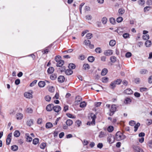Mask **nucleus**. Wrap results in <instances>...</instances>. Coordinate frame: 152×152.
I'll list each match as a JSON object with an SVG mask.
<instances>
[{"mask_svg": "<svg viewBox=\"0 0 152 152\" xmlns=\"http://www.w3.org/2000/svg\"><path fill=\"white\" fill-rule=\"evenodd\" d=\"M129 124L130 125L132 126H134V125H135L134 126V132H136L137 131L138 127L140 126V124L139 123H137V124H136V122L134 121H130L129 122Z\"/></svg>", "mask_w": 152, "mask_h": 152, "instance_id": "f257e3e1", "label": "nucleus"}, {"mask_svg": "<svg viewBox=\"0 0 152 152\" xmlns=\"http://www.w3.org/2000/svg\"><path fill=\"white\" fill-rule=\"evenodd\" d=\"M115 138L117 141H119L124 139V137L121 132H118L116 133Z\"/></svg>", "mask_w": 152, "mask_h": 152, "instance_id": "f03ea898", "label": "nucleus"}, {"mask_svg": "<svg viewBox=\"0 0 152 152\" xmlns=\"http://www.w3.org/2000/svg\"><path fill=\"white\" fill-rule=\"evenodd\" d=\"M91 118L92 120V121L91 122H88L87 124L89 125H94L95 124V120L96 118V116L95 115L92 114L91 115Z\"/></svg>", "mask_w": 152, "mask_h": 152, "instance_id": "7ed1b4c3", "label": "nucleus"}, {"mask_svg": "<svg viewBox=\"0 0 152 152\" xmlns=\"http://www.w3.org/2000/svg\"><path fill=\"white\" fill-rule=\"evenodd\" d=\"M115 138L114 136L111 134L109 135L107 138V141L110 144H112L115 141Z\"/></svg>", "mask_w": 152, "mask_h": 152, "instance_id": "20e7f679", "label": "nucleus"}, {"mask_svg": "<svg viewBox=\"0 0 152 152\" xmlns=\"http://www.w3.org/2000/svg\"><path fill=\"white\" fill-rule=\"evenodd\" d=\"M116 108L115 107V105H112L111 106V107L110 109V115H112L114 113V112L116 111Z\"/></svg>", "mask_w": 152, "mask_h": 152, "instance_id": "39448f33", "label": "nucleus"}, {"mask_svg": "<svg viewBox=\"0 0 152 152\" xmlns=\"http://www.w3.org/2000/svg\"><path fill=\"white\" fill-rule=\"evenodd\" d=\"M12 133H10L7 136V137L6 139V144L7 145L10 144V142L11 140V137H12Z\"/></svg>", "mask_w": 152, "mask_h": 152, "instance_id": "423d86ee", "label": "nucleus"}, {"mask_svg": "<svg viewBox=\"0 0 152 152\" xmlns=\"http://www.w3.org/2000/svg\"><path fill=\"white\" fill-rule=\"evenodd\" d=\"M113 54V51L111 50H108L105 51L104 54L107 56H110Z\"/></svg>", "mask_w": 152, "mask_h": 152, "instance_id": "0eeeda50", "label": "nucleus"}, {"mask_svg": "<svg viewBox=\"0 0 152 152\" xmlns=\"http://www.w3.org/2000/svg\"><path fill=\"white\" fill-rule=\"evenodd\" d=\"M53 104H50L46 106V109L48 111H50L53 109Z\"/></svg>", "mask_w": 152, "mask_h": 152, "instance_id": "6e6552de", "label": "nucleus"}, {"mask_svg": "<svg viewBox=\"0 0 152 152\" xmlns=\"http://www.w3.org/2000/svg\"><path fill=\"white\" fill-rule=\"evenodd\" d=\"M32 93V92H31V93L28 92H26L24 94V96L28 99L31 98L33 97Z\"/></svg>", "mask_w": 152, "mask_h": 152, "instance_id": "1a4fd4ad", "label": "nucleus"}, {"mask_svg": "<svg viewBox=\"0 0 152 152\" xmlns=\"http://www.w3.org/2000/svg\"><path fill=\"white\" fill-rule=\"evenodd\" d=\"M53 110L55 112L58 113L61 110V107L59 105H56L55 106H54Z\"/></svg>", "mask_w": 152, "mask_h": 152, "instance_id": "9d476101", "label": "nucleus"}, {"mask_svg": "<svg viewBox=\"0 0 152 152\" xmlns=\"http://www.w3.org/2000/svg\"><path fill=\"white\" fill-rule=\"evenodd\" d=\"M133 148L137 152H144L142 149L137 146H133Z\"/></svg>", "mask_w": 152, "mask_h": 152, "instance_id": "9b49d317", "label": "nucleus"}, {"mask_svg": "<svg viewBox=\"0 0 152 152\" xmlns=\"http://www.w3.org/2000/svg\"><path fill=\"white\" fill-rule=\"evenodd\" d=\"M124 93L126 94L129 95L132 94L133 91L130 88H127L124 91Z\"/></svg>", "mask_w": 152, "mask_h": 152, "instance_id": "f8f14e48", "label": "nucleus"}, {"mask_svg": "<svg viewBox=\"0 0 152 152\" xmlns=\"http://www.w3.org/2000/svg\"><path fill=\"white\" fill-rule=\"evenodd\" d=\"M64 60H61L57 62L56 65L58 67H61L64 64Z\"/></svg>", "mask_w": 152, "mask_h": 152, "instance_id": "ddd939ff", "label": "nucleus"}, {"mask_svg": "<svg viewBox=\"0 0 152 152\" xmlns=\"http://www.w3.org/2000/svg\"><path fill=\"white\" fill-rule=\"evenodd\" d=\"M65 77L64 76L60 75L58 77V80L59 82L60 83H63L65 80Z\"/></svg>", "mask_w": 152, "mask_h": 152, "instance_id": "4468645a", "label": "nucleus"}, {"mask_svg": "<svg viewBox=\"0 0 152 152\" xmlns=\"http://www.w3.org/2000/svg\"><path fill=\"white\" fill-rule=\"evenodd\" d=\"M26 139V141L28 142H31L32 141V138L30 137L28 134H26L25 135Z\"/></svg>", "mask_w": 152, "mask_h": 152, "instance_id": "2eb2a0df", "label": "nucleus"}, {"mask_svg": "<svg viewBox=\"0 0 152 152\" xmlns=\"http://www.w3.org/2000/svg\"><path fill=\"white\" fill-rule=\"evenodd\" d=\"M66 124L67 126H70L72 124L73 121L72 120L69 119L66 121Z\"/></svg>", "mask_w": 152, "mask_h": 152, "instance_id": "dca6fc26", "label": "nucleus"}, {"mask_svg": "<svg viewBox=\"0 0 152 152\" xmlns=\"http://www.w3.org/2000/svg\"><path fill=\"white\" fill-rule=\"evenodd\" d=\"M38 86L40 87H43L45 85V82L44 81H40L38 83Z\"/></svg>", "mask_w": 152, "mask_h": 152, "instance_id": "f3484780", "label": "nucleus"}, {"mask_svg": "<svg viewBox=\"0 0 152 152\" xmlns=\"http://www.w3.org/2000/svg\"><path fill=\"white\" fill-rule=\"evenodd\" d=\"M54 71V68L52 67H50L48 69L47 72L49 74H51Z\"/></svg>", "mask_w": 152, "mask_h": 152, "instance_id": "a211bd4d", "label": "nucleus"}, {"mask_svg": "<svg viewBox=\"0 0 152 152\" xmlns=\"http://www.w3.org/2000/svg\"><path fill=\"white\" fill-rule=\"evenodd\" d=\"M16 117L17 119L20 120L23 117V115L20 113H18L16 115Z\"/></svg>", "mask_w": 152, "mask_h": 152, "instance_id": "6ab92c4d", "label": "nucleus"}, {"mask_svg": "<svg viewBox=\"0 0 152 152\" xmlns=\"http://www.w3.org/2000/svg\"><path fill=\"white\" fill-rule=\"evenodd\" d=\"M83 68L85 70H88L90 69V66L88 64H85L83 65Z\"/></svg>", "mask_w": 152, "mask_h": 152, "instance_id": "aec40b11", "label": "nucleus"}, {"mask_svg": "<svg viewBox=\"0 0 152 152\" xmlns=\"http://www.w3.org/2000/svg\"><path fill=\"white\" fill-rule=\"evenodd\" d=\"M72 71L70 69H67L65 71V74L67 75H70L72 74Z\"/></svg>", "mask_w": 152, "mask_h": 152, "instance_id": "412c9836", "label": "nucleus"}, {"mask_svg": "<svg viewBox=\"0 0 152 152\" xmlns=\"http://www.w3.org/2000/svg\"><path fill=\"white\" fill-rule=\"evenodd\" d=\"M107 69H104L102 71L101 73V75L103 76L105 75L107 73Z\"/></svg>", "mask_w": 152, "mask_h": 152, "instance_id": "4be33fe9", "label": "nucleus"}, {"mask_svg": "<svg viewBox=\"0 0 152 152\" xmlns=\"http://www.w3.org/2000/svg\"><path fill=\"white\" fill-rule=\"evenodd\" d=\"M20 134V133L19 131L18 130H16L14 133V135L16 137H18L19 136Z\"/></svg>", "mask_w": 152, "mask_h": 152, "instance_id": "5701e85b", "label": "nucleus"}, {"mask_svg": "<svg viewBox=\"0 0 152 152\" xmlns=\"http://www.w3.org/2000/svg\"><path fill=\"white\" fill-rule=\"evenodd\" d=\"M68 67L70 69H74L75 68V65L74 64L71 63L69 64Z\"/></svg>", "mask_w": 152, "mask_h": 152, "instance_id": "b1692460", "label": "nucleus"}, {"mask_svg": "<svg viewBox=\"0 0 152 152\" xmlns=\"http://www.w3.org/2000/svg\"><path fill=\"white\" fill-rule=\"evenodd\" d=\"M53 126V124L50 122L47 123L46 124V127L47 128H50Z\"/></svg>", "mask_w": 152, "mask_h": 152, "instance_id": "393cba45", "label": "nucleus"}, {"mask_svg": "<svg viewBox=\"0 0 152 152\" xmlns=\"http://www.w3.org/2000/svg\"><path fill=\"white\" fill-rule=\"evenodd\" d=\"M11 148L12 151H15L18 150V147L17 145H14L11 146Z\"/></svg>", "mask_w": 152, "mask_h": 152, "instance_id": "a878e982", "label": "nucleus"}, {"mask_svg": "<svg viewBox=\"0 0 152 152\" xmlns=\"http://www.w3.org/2000/svg\"><path fill=\"white\" fill-rule=\"evenodd\" d=\"M138 4L140 6H143L145 4L144 0H139L138 1Z\"/></svg>", "mask_w": 152, "mask_h": 152, "instance_id": "bb28decb", "label": "nucleus"}, {"mask_svg": "<svg viewBox=\"0 0 152 152\" xmlns=\"http://www.w3.org/2000/svg\"><path fill=\"white\" fill-rule=\"evenodd\" d=\"M57 77V76L56 74H53L50 76V78L52 80H54L56 79Z\"/></svg>", "mask_w": 152, "mask_h": 152, "instance_id": "cd10ccee", "label": "nucleus"}, {"mask_svg": "<svg viewBox=\"0 0 152 152\" xmlns=\"http://www.w3.org/2000/svg\"><path fill=\"white\" fill-rule=\"evenodd\" d=\"M145 45L147 47H149L151 45V42L150 40H147L145 42Z\"/></svg>", "mask_w": 152, "mask_h": 152, "instance_id": "c85d7f7f", "label": "nucleus"}, {"mask_svg": "<svg viewBox=\"0 0 152 152\" xmlns=\"http://www.w3.org/2000/svg\"><path fill=\"white\" fill-rule=\"evenodd\" d=\"M116 43L115 41L113 40H111L109 42V45L111 46H114Z\"/></svg>", "mask_w": 152, "mask_h": 152, "instance_id": "c756f323", "label": "nucleus"}, {"mask_svg": "<svg viewBox=\"0 0 152 152\" xmlns=\"http://www.w3.org/2000/svg\"><path fill=\"white\" fill-rule=\"evenodd\" d=\"M88 60L89 62H92L94 61V58L93 56H90L88 58Z\"/></svg>", "mask_w": 152, "mask_h": 152, "instance_id": "7c9ffc66", "label": "nucleus"}, {"mask_svg": "<svg viewBox=\"0 0 152 152\" xmlns=\"http://www.w3.org/2000/svg\"><path fill=\"white\" fill-rule=\"evenodd\" d=\"M102 81L104 83H107L108 81V79L106 77H103L102 79Z\"/></svg>", "mask_w": 152, "mask_h": 152, "instance_id": "2f4dec72", "label": "nucleus"}, {"mask_svg": "<svg viewBox=\"0 0 152 152\" xmlns=\"http://www.w3.org/2000/svg\"><path fill=\"white\" fill-rule=\"evenodd\" d=\"M110 60L111 62L114 63L116 61V57L114 56H112L110 58Z\"/></svg>", "mask_w": 152, "mask_h": 152, "instance_id": "473e14b6", "label": "nucleus"}, {"mask_svg": "<svg viewBox=\"0 0 152 152\" xmlns=\"http://www.w3.org/2000/svg\"><path fill=\"white\" fill-rule=\"evenodd\" d=\"M110 23L113 24H114L115 23V18H113L112 17L110 18Z\"/></svg>", "mask_w": 152, "mask_h": 152, "instance_id": "72a5a7b5", "label": "nucleus"}, {"mask_svg": "<svg viewBox=\"0 0 152 152\" xmlns=\"http://www.w3.org/2000/svg\"><path fill=\"white\" fill-rule=\"evenodd\" d=\"M148 72L147 70L145 69H142L140 71V73L141 74H145Z\"/></svg>", "mask_w": 152, "mask_h": 152, "instance_id": "f704fd0d", "label": "nucleus"}, {"mask_svg": "<svg viewBox=\"0 0 152 152\" xmlns=\"http://www.w3.org/2000/svg\"><path fill=\"white\" fill-rule=\"evenodd\" d=\"M39 139L37 138H35L33 139V143L34 145H36L38 143Z\"/></svg>", "mask_w": 152, "mask_h": 152, "instance_id": "c9c22d12", "label": "nucleus"}, {"mask_svg": "<svg viewBox=\"0 0 152 152\" xmlns=\"http://www.w3.org/2000/svg\"><path fill=\"white\" fill-rule=\"evenodd\" d=\"M142 38L143 39L147 40L149 38V36L148 34H144L142 36Z\"/></svg>", "mask_w": 152, "mask_h": 152, "instance_id": "e433bc0d", "label": "nucleus"}, {"mask_svg": "<svg viewBox=\"0 0 152 152\" xmlns=\"http://www.w3.org/2000/svg\"><path fill=\"white\" fill-rule=\"evenodd\" d=\"M107 131L109 132H112L114 130V127L113 126H109L107 128Z\"/></svg>", "mask_w": 152, "mask_h": 152, "instance_id": "4c0bfd02", "label": "nucleus"}, {"mask_svg": "<svg viewBox=\"0 0 152 152\" xmlns=\"http://www.w3.org/2000/svg\"><path fill=\"white\" fill-rule=\"evenodd\" d=\"M124 12L125 10L124 9L120 8L118 10V13L121 15H122L124 13Z\"/></svg>", "mask_w": 152, "mask_h": 152, "instance_id": "58836bf2", "label": "nucleus"}, {"mask_svg": "<svg viewBox=\"0 0 152 152\" xmlns=\"http://www.w3.org/2000/svg\"><path fill=\"white\" fill-rule=\"evenodd\" d=\"M32 124L33 120L32 119L29 120L27 122V124L29 126H30Z\"/></svg>", "mask_w": 152, "mask_h": 152, "instance_id": "ea45409f", "label": "nucleus"}, {"mask_svg": "<svg viewBox=\"0 0 152 152\" xmlns=\"http://www.w3.org/2000/svg\"><path fill=\"white\" fill-rule=\"evenodd\" d=\"M131 101V100L129 98H127L125 99L124 101V102L125 104H128Z\"/></svg>", "mask_w": 152, "mask_h": 152, "instance_id": "a19ab883", "label": "nucleus"}, {"mask_svg": "<svg viewBox=\"0 0 152 152\" xmlns=\"http://www.w3.org/2000/svg\"><path fill=\"white\" fill-rule=\"evenodd\" d=\"M86 37L87 39H91L93 37L92 34L90 33H88L86 35Z\"/></svg>", "mask_w": 152, "mask_h": 152, "instance_id": "79ce46f5", "label": "nucleus"}, {"mask_svg": "<svg viewBox=\"0 0 152 152\" xmlns=\"http://www.w3.org/2000/svg\"><path fill=\"white\" fill-rule=\"evenodd\" d=\"M107 21V19L106 18L104 17L102 18V23L104 24H105L106 23Z\"/></svg>", "mask_w": 152, "mask_h": 152, "instance_id": "37998d69", "label": "nucleus"}, {"mask_svg": "<svg viewBox=\"0 0 152 152\" xmlns=\"http://www.w3.org/2000/svg\"><path fill=\"white\" fill-rule=\"evenodd\" d=\"M26 112L28 113H31L33 112V110L31 108L29 107L26 109Z\"/></svg>", "mask_w": 152, "mask_h": 152, "instance_id": "c03bdc74", "label": "nucleus"}, {"mask_svg": "<svg viewBox=\"0 0 152 152\" xmlns=\"http://www.w3.org/2000/svg\"><path fill=\"white\" fill-rule=\"evenodd\" d=\"M121 81L122 80L121 79H118L117 80L114 81V82L115 83L116 85L120 84L121 83Z\"/></svg>", "mask_w": 152, "mask_h": 152, "instance_id": "a18cd8bd", "label": "nucleus"}, {"mask_svg": "<svg viewBox=\"0 0 152 152\" xmlns=\"http://www.w3.org/2000/svg\"><path fill=\"white\" fill-rule=\"evenodd\" d=\"M75 123L76 124V126H77L78 127H80L81 124V122L79 120L76 121Z\"/></svg>", "mask_w": 152, "mask_h": 152, "instance_id": "49530a36", "label": "nucleus"}, {"mask_svg": "<svg viewBox=\"0 0 152 152\" xmlns=\"http://www.w3.org/2000/svg\"><path fill=\"white\" fill-rule=\"evenodd\" d=\"M90 42V41L89 40H85L84 41V44L87 46L88 45Z\"/></svg>", "mask_w": 152, "mask_h": 152, "instance_id": "de8ad7c7", "label": "nucleus"}, {"mask_svg": "<svg viewBox=\"0 0 152 152\" xmlns=\"http://www.w3.org/2000/svg\"><path fill=\"white\" fill-rule=\"evenodd\" d=\"M116 84L114 81L111 82L110 85V86L111 88H113L115 87Z\"/></svg>", "mask_w": 152, "mask_h": 152, "instance_id": "09e8293b", "label": "nucleus"}, {"mask_svg": "<svg viewBox=\"0 0 152 152\" xmlns=\"http://www.w3.org/2000/svg\"><path fill=\"white\" fill-rule=\"evenodd\" d=\"M105 136V134L104 132L102 131L101 132L99 133V137L100 138H102L104 137Z\"/></svg>", "mask_w": 152, "mask_h": 152, "instance_id": "8fccbe9b", "label": "nucleus"}, {"mask_svg": "<svg viewBox=\"0 0 152 152\" xmlns=\"http://www.w3.org/2000/svg\"><path fill=\"white\" fill-rule=\"evenodd\" d=\"M61 57L59 56H56L55 60L57 62L61 60Z\"/></svg>", "mask_w": 152, "mask_h": 152, "instance_id": "3c124183", "label": "nucleus"}, {"mask_svg": "<svg viewBox=\"0 0 152 152\" xmlns=\"http://www.w3.org/2000/svg\"><path fill=\"white\" fill-rule=\"evenodd\" d=\"M123 36L125 39L129 38V34L128 33H125L123 34Z\"/></svg>", "mask_w": 152, "mask_h": 152, "instance_id": "603ef678", "label": "nucleus"}, {"mask_svg": "<svg viewBox=\"0 0 152 152\" xmlns=\"http://www.w3.org/2000/svg\"><path fill=\"white\" fill-rule=\"evenodd\" d=\"M86 104L85 102H81L80 104V107H84L86 106Z\"/></svg>", "mask_w": 152, "mask_h": 152, "instance_id": "864d4df0", "label": "nucleus"}, {"mask_svg": "<svg viewBox=\"0 0 152 152\" xmlns=\"http://www.w3.org/2000/svg\"><path fill=\"white\" fill-rule=\"evenodd\" d=\"M123 20V18L121 17L118 18L116 19L118 23L121 22Z\"/></svg>", "mask_w": 152, "mask_h": 152, "instance_id": "5fc2aeb1", "label": "nucleus"}, {"mask_svg": "<svg viewBox=\"0 0 152 152\" xmlns=\"http://www.w3.org/2000/svg\"><path fill=\"white\" fill-rule=\"evenodd\" d=\"M45 100L48 102H49L51 100V97L49 96L48 95L45 97Z\"/></svg>", "mask_w": 152, "mask_h": 152, "instance_id": "6e6d98bb", "label": "nucleus"}, {"mask_svg": "<svg viewBox=\"0 0 152 152\" xmlns=\"http://www.w3.org/2000/svg\"><path fill=\"white\" fill-rule=\"evenodd\" d=\"M66 115L67 117L69 118H75V117L73 115L70 113H67L66 114Z\"/></svg>", "mask_w": 152, "mask_h": 152, "instance_id": "4d7b16f0", "label": "nucleus"}, {"mask_svg": "<svg viewBox=\"0 0 152 152\" xmlns=\"http://www.w3.org/2000/svg\"><path fill=\"white\" fill-rule=\"evenodd\" d=\"M95 51L96 53H100L101 52V50L100 48H97L95 49Z\"/></svg>", "mask_w": 152, "mask_h": 152, "instance_id": "13d9d810", "label": "nucleus"}, {"mask_svg": "<svg viewBox=\"0 0 152 152\" xmlns=\"http://www.w3.org/2000/svg\"><path fill=\"white\" fill-rule=\"evenodd\" d=\"M46 144L45 143H42L40 145V148L41 149H44L46 146Z\"/></svg>", "mask_w": 152, "mask_h": 152, "instance_id": "bf43d9fd", "label": "nucleus"}, {"mask_svg": "<svg viewBox=\"0 0 152 152\" xmlns=\"http://www.w3.org/2000/svg\"><path fill=\"white\" fill-rule=\"evenodd\" d=\"M37 80H35L33 81L30 84V86H34L37 83Z\"/></svg>", "mask_w": 152, "mask_h": 152, "instance_id": "052dcab7", "label": "nucleus"}, {"mask_svg": "<svg viewBox=\"0 0 152 152\" xmlns=\"http://www.w3.org/2000/svg\"><path fill=\"white\" fill-rule=\"evenodd\" d=\"M132 56V53L129 52H127L125 54V56L127 58H129Z\"/></svg>", "mask_w": 152, "mask_h": 152, "instance_id": "680f3d73", "label": "nucleus"}, {"mask_svg": "<svg viewBox=\"0 0 152 152\" xmlns=\"http://www.w3.org/2000/svg\"><path fill=\"white\" fill-rule=\"evenodd\" d=\"M146 4L148 5H151L152 4V0H148L146 2Z\"/></svg>", "mask_w": 152, "mask_h": 152, "instance_id": "e2e57ef3", "label": "nucleus"}, {"mask_svg": "<svg viewBox=\"0 0 152 152\" xmlns=\"http://www.w3.org/2000/svg\"><path fill=\"white\" fill-rule=\"evenodd\" d=\"M152 123V120L150 119H147V124L148 125L151 124Z\"/></svg>", "mask_w": 152, "mask_h": 152, "instance_id": "0e129e2a", "label": "nucleus"}, {"mask_svg": "<svg viewBox=\"0 0 152 152\" xmlns=\"http://www.w3.org/2000/svg\"><path fill=\"white\" fill-rule=\"evenodd\" d=\"M134 95L136 97H139L140 96V94L137 92H135L134 94Z\"/></svg>", "mask_w": 152, "mask_h": 152, "instance_id": "69168bd1", "label": "nucleus"}, {"mask_svg": "<svg viewBox=\"0 0 152 152\" xmlns=\"http://www.w3.org/2000/svg\"><path fill=\"white\" fill-rule=\"evenodd\" d=\"M148 82L149 83H152V76H150L148 78Z\"/></svg>", "mask_w": 152, "mask_h": 152, "instance_id": "338daca9", "label": "nucleus"}, {"mask_svg": "<svg viewBox=\"0 0 152 152\" xmlns=\"http://www.w3.org/2000/svg\"><path fill=\"white\" fill-rule=\"evenodd\" d=\"M140 81V78H136L134 80V82L136 83H139Z\"/></svg>", "mask_w": 152, "mask_h": 152, "instance_id": "774afa93", "label": "nucleus"}]
</instances>
